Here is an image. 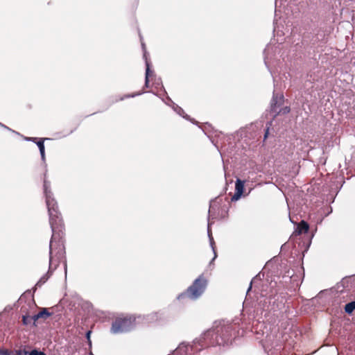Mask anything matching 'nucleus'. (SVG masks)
I'll list each match as a JSON object with an SVG mask.
<instances>
[{"label":"nucleus","instance_id":"nucleus-20","mask_svg":"<svg viewBox=\"0 0 355 355\" xmlns=\"http://www.w3.org/2000/svg\"><path fill=\"white\" fill-rule=\"evenodd\" d=\"M29 355H46V354L45 353H44L43 352H40V351H37V349H33L29 353Z\"/></svg>","mask_w":355,"mask_h":355},{"label":"nucleus","instance_id":"nucleus-29","mask_svg":"<svg viewBox=\"0 0 355 355\" xmlns=\"http://www.w3.org/2000/svg\"><path fill=\"white\" fill-rule=\"evenodd\" d=\"M251 288H252V282L250 283V285L248 289V292H249Z\"/></svg>","mask_w":355,"mask_h":355},{"label":"nucleus","instance_id":"nucleus-4","mask_svg":"<svg viewBox=\"0 0 355 355\" xmlns=\"http://www.w3.org/2000/svg\"><path fill=\"white\" fill-rule=\"evenodd\" d=\"M135 318H118L112 323L111 331L114 334L128 331L135 327Z\"/></svg>","mask_w":355,"mask_h":355},{"label":"nucleus","instance_id":"nucleus-30","mask_svg":"<svg viewBox=\"0 0 355 355\" xmlns=\"http://www.w3.org/2000/svg\"><path fill=\"white\" fill-rule=\"evenodd\" d=\"M271 124H272V121H270V122H268V124H267V125H268L269 126H270V125H271Z\"/></svg>","mask_w":355,"mask_h":355},{"label":"nucleus","instance_id":"nucleus-2","mask_svg":"<svg viewBox=\"0 0 355 355\" xmlns=\"http://www.w3.org/2000/svg\"><path fill=\"white\" fill-rule=\"evenodd\" d=\"M232 327L230 324H223L222 327H220V329L217 327L216 331H207L202 335V338L205 340L209 337H211L210 341L209 342V343H207V345H227L228 343L231 340L232 337Z\"/></svg>","mask_w":355,"mask_h":355},{"label":"nucleus","instance_id":"nucleus-6","mask_svg":"<svg viewBox=\"0 0 355 355\" xmlns=\"http://www.w3.org/2000/svg\"><path fill=\"white\" fill-rule=\"evenodd\" d=\"M284 95L282 94L276 93L275 90H274L273 96L271 101V110L276 112V106L282 105L284 102Z\"/></svg>","mask_w":355,"mask_h":355},{"label":"nucleus","instance_id":"nucleus-8","mask_svg":"<svg viewBox=\"0 0 355 355\" xmlns=\"http://www.w3.org/2000/svg\"><path fill=\"white\" fill-rule=\"evenodd\" d=\"M244 181L237 179L235 183V193L232 199L238 200L242 195L244 189Z\"/></svg>","mask_w":355,"mask_h":355},{"label":"nucleus","instance_id":"nucleus-24","mask_svg":"<svg viewBox=\"0 0 355 355\" xmlns=\"http://www.w3.org/2000/svg\"><path fill=\"white\" fill-rule=\"evenodd\" d=\"M90 334H91V331H89L88 332H87V334H86V335H87V339H88V340H89V345H91V340H89V336H90Z\"/></svg>","mask_w":355,"mask_h":355},{"label":"nucleus","instance_id":"nucleus-15","mask_svg":"<svg viewBox=\"0 0 355 355\" xmlns=\"http://www.w3.org/2000/svg\"><path fill=\"white\" fill-rule=\"evenodd\" d=\"M51 315V313L47 311L46 308H44L41 311L37 313V317L46 318Z\"/></svg>","mask_w":355,"mask_h":355},{"label":"nucleus","instance_id":"nucleus-9","mask_svg":"<svg viewBox=\"0 0 355 355\" xmlns=\"http://www.w3.org/2000/svg\"><path fill=\"white\" fill-rule=\"evenodd\" d=\"M309 230V226L306 222L304 220H302L298 225L295 230V232L297 234H301L302 233H307Z\"/></svg>","mask_w":355,"mask_h":355},{"label":"nucleus","instance_id":"nucleus-14","mask_svg":"<svg viewBox=\"0 0 355 355\" xmlns=\"http://www.w3.org/2000/svg\"><path fill=\"white\" fill-rule=\"evenodd\" d=\"M355 310V301L347 303L345 305V311L347 313L351 314Z\"/></svg>","mask_w":355,"mask_h":355},{"label":"nucleus","instance_id":"nucleus-18","mask_svg":"<svg viewBox=\"0 0 355 355\" xmlns=\"http://www.w3.org/2000/svg\"><path fill=\"white\" fill-rule=\"evenodd\" d=\"M29 353L30 352L26 350H15V352H13V355H29Z\"/></svg>","mask_w":355,"mask_h":355},{"label":"nucleus","instance_id":"nucleus-21","mask_svg":"<svg viewBox=\"0 0 355 355\" xmlns=\"http://www.w3.org/2000/svg\"><path fill=\"white\" fill-rule=\"evenodd\" d=\"M290 107H288V106H286L284 107H283L282 109H281L278 113H282V114H288V112H290Z\"/></svg>","mask_w":355,"mask_h":355},{"label":"nucleus","instance_id":"nucleus-10","mask_svg":"<svg viewBox=\"0 0 355 355\" xmlns=\"http://www.w3.org/2000/svg\"><path fill=\"white\" fill-rule=\"evenodd\" d=\"M144 56L145 58H146V52L144 51ZM146 86L147 87H149L148 85V82H149V78L151 76V73L150 71V67H149V63L147 60V59H146Z\"/></svg>","mask_w":355,"mask_h":355},{"label":"nucleus","instance_id":"nucleus-23","mask_svg":"<svg viewBox=\"0 0 355 355\" xmlns=\"http://www.w3.org/2000/svg\"><path fill=\"white\" fill-rule=\"evenodd\" d=\"M268 133H269V126H268L266 130V132H265V135H264V139H266L268 137Z\"/></svg>","mask_w":355,"mask_h":355},{"label":"nucleus","instance_id":"nucleus-31","mask_svg":"<svg viewBox=\"0 0 355 355\" xmlns=\"http://www.w3.org/2000/svg\"><path fill=\"white\" fill-rule=\"evenodd\" d=\"M142 46H143V49H144L145 46H144V44L142 43Z\"/></svg>","mask_w":355,"mask_h":355},{"label":"nucleus","instance_id":"nucleus-17","mask_svg":"<svg viewBox=\"0 0 355 355\" xmlns=\"http://www.w3.org/2000/svg\"><path fill=\"white\" fill-rule=\"evenodd\" d=\"M23 324L27 325L31 322V318L30 315H23L22 317Z\"/></svg>","mask_w":355,"mask_h":355},{"label":"nucleus","instance_id":"nucleus-26","mask_svg":"<svg viewBox=\"0 0 355 355\" xmlns=\"http://www.w3.org/2000/svg\"><path fill=\"white\" fill-rule=\"evenodd\" d=\"M157 91L161 92L160 95H165V94H166V90H165V89H163V90H157Z\"/></svg>","mask_w":355,"mask_h":355},{"label":"nucleus","instance_id":"nucleus-25","mask_svg":"<svg viewBox=\"0 0 355 355\" xmlns=\"http://www.w3.org/2000/svg\"><path fill=\"white\" fill-rule=\"evenodd\" d=\"M140 94H141V93L133 94H131V95L128 96L127 97H135V96H139V95H140Z\"/></svg>","mask_w":355,"mask_h":355},{"label":"nucleus","instance_id":"nucleus-32","mask_svg":"<svg viewBox=\"0 0 355 355\" xmlns=\"http://www.w3.org/2000/svg\"><path fill=\"white\" fill-rule=\"evenodd\" d=\"M206 345H207V343L201 344V346Z\"/></svg>","mask_w":355,"mask_h":355},{"label":"nucleus","instance_id":"nucleus-3","mask_svg":"<svg viewBox=\"0 0 355 355\" xmlns=\"http://www.w3.org/2000/svg\"><path fill=\"white\" fill-rule=\"evenodd\" d=\"M207 286V280L203 275H200L193 282L184 293L179 295L178 298L179 300L187 296L191 300H196L205 291Z\"/></svg>","mask_w":355,"mask_h":355},{"label":"nucleus","instance_id":"nucleus-19","mask_svg":"<svg viewBox=\"0 0 355 355\" xmlns=\"http://www.w3.org/2000/svg\"><path fill=\"white\" fill-rule=\"evenodd\" d=\"M0 355H13V352L8 349H0Z\"/></svg>","mask_w":355,"mask_h":355},{"label":"nucleus","instance_id":"nucleus-33","mask_svg":"<svg viewBox=\"0 0 355 355\" xmlns=\"http://www.w3.org/2000/svg\"><path fill=\"white\" fill-rule=\"evenodd\" d=\"M89 355H93V354H92V352H90V353L89 354Z\"/></svg>","mask_w":355,"mask_h":355},{"label":"nucleus","instance_id":"nucleus-27","mask_svg":"<svg viewBox=\"0 0 355 355\" xmlns=\"http://www.w3.org/2000/svg\"><path fill=\"white\" fill-rule=\"evenodd\" d=\"M0 125L6 129L10 130V128H8L7 126H6L5 125L2 124L1 123H0Z\"/></svg>","mask_w":355,"mask_h":355},{"label":"nucleus","instance_id":"nucleus-12","mask_svg":"<svg viewBox=\"0 0 355 355\" xmlns=\"http://www.w3.org/2000/svg\"><path fill=\"white\" fill-rule=\"evenodd\" d=\"M218 208V202L216 200H211L209 209V218L212 216V213Z\"/></svg>","mask_w":355,"mask_h":355},{"label":"nucleus","instance_id":"nucleus-13","mask_svg":"<svg viewBox=\"0 0 355 355\" xmlns=\"http://www.w3.org/2000/svg\"><path fill=\"white\" fill-rule=\"evenodd\" d=\"M207 234H208V236H209V239L210 245L214 252V254L216 255L215 249H214V238L212 237V235H211V232L210 230V223L209 221H208V227H207Z\"/></svg>","mask_w":355,"mask_h":355},{"label":"nucleus","instance_id":"nucleus-16","mask_svg":"<svg viewBox=\"0 0 355 355\" xmlns=\"http://www.w3.org/2000/svg\"><path fill=\"white\" fill-rule=\"evenodd\" d=\"M47 279H48V277H46V275H44L37 282L36 286H41L43 284H44L46 282Z\"/></svg>","mask_w":355,"mask_h":355},{"label":"nucleus","instance_id":"nucleus-1","mask_svg":"<svg viewBox=\"0 0 355 355\" xmlns=\"http://www.w3.org/2000/svg\"><path fill=\"white\" fill-rule=\"evenodd\" d=\"M46 176L45 173L43 185L44 193L49 216V224L52 231L49 243V270H54L60 261L64 258L65 249L62 239L64 226L57 202L51 191L50 182L46 180Z\"/></svg>","mask_w":355,"mask_h":355},{"label":"nucleus","instance_id":"nucleus-7","mask_svg":"<svg viewBox=\"0 0 355 355\" xmlns=\"http://www.w3.org/2000/svg\"><path fill=\"white\" fill-rule=\"evenodd\" d=\"M193 347V345L182 343L175 349V354L180 355H191Z\"/></svg>","mask_w":355,"mask_h":355},{"label":"nucleus","instance_id":"nucleus-28","mask_svg":"<svg viewBox=\"0 0 355 355\" xmlns=\"http://www.w3.org/2000/svg\"><path fill=\"white\" fill-rule=\"evenodd\" d=\"M27 139L28 140H31L33 141H35L37 139V138L36 137H33V138H29V139Z\"/></svg>","mask_w":355,"mask_h":355},{"label":"nucleus","instance_id":"nucleus-22","mask_svg":"<svg viewBox=\"0 0 355 355\" xmlns=\"http://www.w3.org/2000/svg\"><path fill=\"white\" fill-rule=\"evenodd\" d=\"M31 322H33L34 323L40 318V317H37V313L33 315V316H31Z\"/></svg>","mask_w":355,"mask_h":355},{"label":"nucleus","instance_id":"nucleus-11","mask_svg":"<svg viewBox=\"0 0 355 355\" xmlns=\"http://www.w3.org/2000/svg\"><path fill=\"white\" fill-rule=\"evenodd\" d=\"M36 144L39 148L42 159L43 161H44L45 160V148H44V140L38 141Z\"/></svg>","mask_w":355,"mask_h":355},{"label":"nucleus","instance_id":"nucleus-5","mask_svg":"<svg viewBox=\"0 0 355 355\" xmlns=\"http://www.w3.org/2000/svg\"><path fill=\"white\" fill-rule=\"evenodd\" d=\"M166 100L167 101H166L165 100L163 99V101H164L166 104L171 105L169 104V102L171 103L173 105H172V107L173 109V110L178 114H179L180 116H181L182 117H183L184 119H187V120H189L190 121H191L192 123H195L196 122L194 121L193 119H191L190 116L189 115H187V114H185L184 110L180 107V106H178V105H175L173 102H172V101L168 98V97H166Z\"/></svg>","mask_w":355,"mask_h":355}]
</instances>
